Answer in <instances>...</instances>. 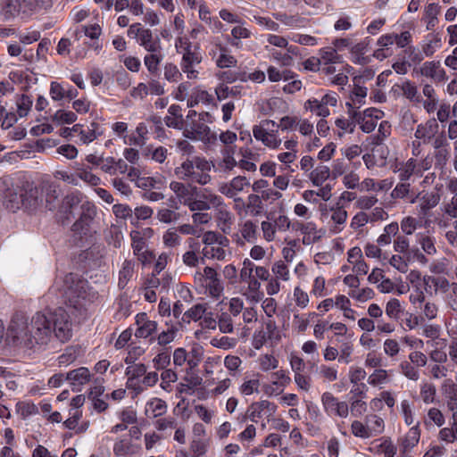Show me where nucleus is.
Wrapping results in <instances>:
<instances>
[{"label":"nucleus","mask_w":457,"mask_h":457,"mask_svg":"<svg viewBox=\"0 0 457 457\" xmlns=\"http://www.w3.org/2000/svg\"><path fill=\"white\" fill-rule=\"evenodd\" d=\"M241 232L243 237L246 241L251 242L253 239L256 237V226L253 221L247 220L245 222Z\"/></svg>","instance_id":"nucleus-38"},{"label":"nucleus","mask_w":457,"mask_h":457,"mask_svg":"<svg viewBox=\"0 0 457 457\" xmlns=\"http://www.w3.org/2000/svg\"><path fill=\"white\" fill-rule=\"evenodd\" d=\"M53 333L61 343L71 338L70 315L63 308L56 309L49 316L37 312L30 325L23 313L16 312L6 330L5 343H33V339L38 343L39 340L50 339Z\"/></svg>","instance_id":"nucleus-1"},{"label":"nucleus","mask_w":457,"mask_h":457,"mask_svg":"<svg viewBox=\"0 0 457 457\" xmlns=\"http://www.w3.org/2000/svg\"><path fill=\"white\" fill-rule=\"evenodd\" d=\"M403 373L410 379L417 380L419 378V373L417 370L409 362L404 361L401 364Z\"/></svg>","instance_id":"nucleus-63"},{"label":"nucleus","mask_w":457,"mask_h":457,"mask_svg":"<svg viewBox=\"0 0 457 457\" xmlns=\"http://www.w3.org/2000/svg\"><path fill=\"white\" fill-rule=\"evenodd\" d=\"M32 106V99L28 95H21L20 101L17 102L18 114L21 118L25 117Z\"/></svg>","instance_id":"nucleus-20"},{"label":"nucleus","mask_w":457,"mask_h":457,"mask_svg":"<svg viewBox=\"0 0 457 457\" xmlns=\"http://www.w3.org/2000/svg\"><path fill=\"white\" fill-rule=\"evenodd\" d=\"M195 166L194 161L187 160L181 165V167H177L175 169L176 175L179 176L184 172V176H180V179H185V177H190L194 172L193 169Z\"/></svg>","instance_id":"nucleus-46"},{"label":"nucleus","mask_w":457,"mask_h":457,"mask_svg":"<svg viewBox=\"0 0 457 457\" xmlns=\"http://www.w3.org/2000/svg\"><path fill=\"white\" fill-rule=\"evenodd\" d=\"M320 57L327 63H337L339 62L340 55L337 54L334 48H324L320 50Z\"/></svg>","instance_id":"nucleus-40"},{"label":"nucleus","mask_w":457,"mask_h":457,"mask_svg":"<svg viewBox=\"0 0 457 457\" xmlns=\"http://www.w3.org/2000/svg\"><path fill=\"white\" fill-rule=\"evenodd\" d=\"M253 137L257 140H262V142L269 147L278 148L279 146V145L281 144V139H278L277 137H274V144L272 145L271 141L269 138V134L267 133V131L264 129H262L257 125H255L253 127Z\"/></svg>","instance_id":"nucleus-13"},{"label":"nucleus","mask_w":457,"mask_h":457,"mask_svg":"<svg viewBox=\"0 0 457 457\" xmlns=\"http://www.w3.org/2000/svg\"><path fill=\"white\" fill-rule=\"evenodd\" d=\"M261 283L256 279L253 278L249 280L248 289L251 295L248 298L253 303H259L263 298V293L260 291Z\"/></svg>","instance_id":"nucleus-19"},{"label":"nucleus","mask_w":457,"mask_h":457,"mask_svg":"<svg viewBox=\"0 0 457 457\" xmlns=\"http://www.w3.org/2000/svg\"><path fill=\"white\" fill-rule=\"evenodd\" d=\"M272 271L279 276L283 280L288 279V270L287 266L282 262L278 261L274 263Z\"/></svg>","instance_id":"nucleus-59"},{"label":"nucleus","mask_w":457,"mask_h":457,"mask_svg":"<svg viewBox=\"0 0 457 457\" xmlns=\"http://www.w3.org/2000/svg\"><path fill=\"white\" fill-rule=\"evenodd\" d=\"M134 271V264L131 261L126 260L122 269L120 271L119 287H124L127 281L132 277Z\"/></svg>","instance_id":"nucleus-17"},{"label":"nucleus","mask_w":457,"mask_h":457,"mask_svg":"<svg viewBox=\"0 0 457 457\" xmlns=\"http://www.w3.org/2000/svg\"><path fill=\"white\" fill-rule=\"evenodd\" d=\"M219 327L221 332L228 333L233 329L231 318L228 313L223 312L219 319Z\"/></svg>","instance_id":"nucleus-52"},{"label":"nucleus","mask_w":457,"mask_h":457,"mask_svg":"<svg viewBox=\"0 0 457 457\" xmlns=\"http://www.w3.org/2000/svg\"><path fill=\"white\" fill-rule=\"evenodd\" d=\"M65 379L73 381L74 385L75 382H77L78 385H84L90 380V372L87 368L80 367L68 372Z\"/></svg>","instance_id":"nucleus-11"},{"label":"nucleus","mask_w":457,"mask_h":457,"mask_svg":"<svg viewBox=\"0 0 457 457\" xmlns=\"http://www.w3.org/2000/svg\"><path fill=\"white\" fill-rule=\"evenodd\" d=\"M438 124L435 118L429 119L425 125L420 124L415 132V137L422 139L428 137L429 139L437 133Z\"/></svg>","instance_id":"nucleus-9"},{"label":"nucleus","mask_w":457,"mask_h":457,"mask_svg":"<svg viewBox=\"0 0 457 457\" xmlns=\"http://www.w3.org/2000/svg\"><path fill=\"white\" fill-rule=\"evenodd\" d=\"M389 264L402 273L407 272V262H403V257L395 254L389 260Z\"/></svg>","instance_id":"nucleus-51"},{"label":"nucleus","mask_w":457,"mask_h":457,"mask_svg":"<svg viewBox=\"0 0 457 457\" xmlns=\"http://www.w3.org/2000/svg\"><path fill=\"white\" fill-rule=\"evenodd\" d=\"M57 152L70 160L76 158L78 154V149L73 145L69 144L59 146Z\"/></svg>","instance_id":"nucleus-50"},{"label":"nucleus","mask_w":457,"mask_h":457,"mask_svg":"<svg viewBox=\"0 0 457 457\" xmlns=\"http://www.w3.org/2000/svg\"><path fill=\"white\" fill-rule=\"evenodd\" d=\"M409 191H410V184L400 183L392 191L391 196L393 198H403L408 195Z\"/></svg>","instance_id":"nucleus-60"},{"label":"nucleus","mask_w":457,"mask_h":457,"mask_svg":"<svg viewBox=\"0 0 457 457\" xmlns=\"http://www.w3.org/2000/svg\"><path fill=\"white\" fill-rule=\"evenodd\" d=\"M321 401L326 411L328 412H334L337 405H338L339 403L337 399L329 392H326L322 395Z\"/></svg>","instance_id":"nucleus-30"},{"label":"nucleus","mask_w":457,"mask_h":457,"mask_svg":"<svg viewBox=\"0 0 457 457\" xmlns=\"http://www.w3.org/2000/svg\"><path fill=\"white\" fill-rule=\"evenodd\" d=\"M130 237L132 240V248L134 253L138 254V253H140L143 250L145 245V239L142 237L141 232L138 230H132L130 232Z\"/></svg>","instance_id":"nucleus-26"},{"label":"nucleus","mask_w":457,"mask_h":457,"mask_svg":"<svg viewBox=\"0 0 457 457\" xmlns=\"http://www.w3.org/2000/svg\"><path fill=\"white\" fill-rule=\"evenodd\" d=\"M428 418L438 427H441L445 423V417L440 410L436 408H431L428 412Z\"/></svg>","instance_id":"nucleus-64"},{"label":"nucleus","mask_w":457,"mask_h":457,"mask_svg":"<svg viewBox=\"0 0 457 457\" xmlns=\"http://www.w3.org/2000/svg\"><path fill=\"white\" fill-rule=\"evenodd\" d=\"M320 101H321V106L320 108V112H317V115L323 117V118L328 117L330 114V112L327 106L328 105L336 106L337 103V99L334 96L326 94L325 96H323V97L321 98Z\"/></svg>","instance_id":"nucleus-16"},{"label":"nucleus","mask_w":457,"mask_h":457,"mask_svg":"<svg viewBox=\"0 0 457 457\" xmlns=\"http://www.w3.org/2000/svg\"><path fill=\"white\" fill-rule=\"evenodd\" d=\"M416 228L415 219L412 217L404 218L401 222V229L406 235H411Z\"/></svg>","instance_id":"nucleus-62"},{"label":"nucleus","mask_w":457,"mask_h":457,"mask_svg":"<svg viewBox=\"0 0 457 457\" xmlns=\"http://www.w3.org/2000/svg\"><path fill=\"white\" fill-rule=\"evenodd\" d=\"M50 94L54 101H59L64 97L65 91L60 83L53 81L51 83Z\"/></svg>","instance_id":"nucleus-58"},{"label":"nucleus","mask_w":457,"mask_h":457,"mask_svg":"<svg viewBox=\"0 0 457 457\" xmlns=\"http://www.w3.org/2000/svg\"><path fill=\"white\" fill-rule=\"evenodd\" d=\"M420 432L418 426L411 428L406 436L401 439L399 451L403 456H405L420 440Z\"/></svg>","instance_id":"nucleus-7"},{"label":"nucleus","mask_w":457,"mask_h":457,"mask_svg":"<svg viewBox=\"0 0 457 457\" xmlns=\"http://www.w3.org/2000/svg\"><path fill=\"white\" fill-rule=\"evenodd\" d=\"M386 371L385 370H376L368 378V383L372 386L382 384L386 378Z\"/></svg>","instance_id":"nucleus-49"},{"label":"nucleus","mask_w":457,"mask_h":457,"mask_svg":"<svg viewBox=\"0 0 457 457\" xmlns=\"http://www.w3.org/2000/svg\"><path fill=\"white\" fill-rule=\"evenodd\" d=\"M59 193L58 189L54 185H48L46 188V207L49 211H54L57 204L56 201L58 200Z\"/></svg>","instance_id":"nucleus-14"},{"label":"nucleus","mask_w":457,"mask_h":457,"mask_svg":"<svg viewBox=\"0 0 457 457\" xmlns=\"http://www.w3.org/2000/svg\"><path fill=\"white\" fill-rule=\"evenodd\" d=\"M220 50H221V52H227V49L225 47L220 48ZM216 64L219 68H221V69L236 66L237 59L232 55H228L225 53H221L216 62Z\"/></svg>","instance_id":"nucleus-25"},{"label":"nucleus","mask_w":457,"mask_h":457,"mask_svg":"<svg viewBox=\"0 0 457 457\" xmlns=\"http://www.w3.org/2000/svg\"><path fill=\"white\" fill-rule=\"evenodd\" d=\"M77 120V115L71 111L58 110L53 116L52 120L58 123L71 124Z\"/></svg>","instance_id":"nucleus-15"},{"label":"nucleus","mask_w":457,"mask_h":457,"mask_svg":"<svg viewBox=\"0 0 457 457\" xmlns=\"http://www.w3.org/2000/svg\"><path fill=\"white\" fill-rule=\"evenodd\" d=\"M243 265H244V267L240 271L241 280L246 281V280H251V279L254 278L252 275L253 268H254V264L249 259L246 258V259H245Z\"/></svg>","instance_id":"nucleus-45"},{"label":"nucleus","mask_w":457,"mask_h":457,"mask_svg":"<svg viewBox=\"0 0 457 457\" xmlns=\"http://www.w3.org/2000/svg\"><path fill=\"white\" fill-rule=\"evenodd\" d=\"M170 187L179 198H184L185 200L189 195L188 186L187 187L183 183L172 181Z\"/></svg>","instance_id":"nucleus-47"},{"label":"nucleus","mask_w":457,"mask_h":457,"mask_svg":"<svg viewBox=\"0 0 457 457\" xmlns=\"http://www.w3.org/2000/svg\"><path fill=\"white\" fill-rule=\"evenodd\" d=\"M436 386L432 384H424L421 387V396L426 403H433L436 395Z\"/></svg>","instance_id":"nucleus-36"},{"label":"nucleus","mask_w":457,"mask_h":457,"mask_svg":"<svg viewBox=\"0 0 457 457\" xmlns=\"http://www.w3.org/2000/svg\"><path fill=\"white\" fill-rule=\"evenodd\" d=\"M22 208L28 212H33L42 203L40 192L33 183L27 182L21 187Z\"/></svg>","instance_id":"nucleus-5"},{"label":"nucleus","mask_w":457,"mask_h":457,"mask_svg":"<svg viewBox=\"0 0 457 457\" xmlns=\"http://www.w3.org/2000/svg\"><path fill=\"white\" fill-rule=\"evenodd\" d=\"M175 46L177 51L180 47L184 48L185 53L182 57L183 62H187L189 65L194 63H200L202 62V56L199 53L191 50V42L187 37H178Z\"/></svg>","instance_id":"nucleus-6"},{"label":"nucleus","mask_w":457,"mask_h":457,"mask_svg":"<svg viewBox=\"0 0 457 457\" xmlns=\"http://www.w3.org/2000/svg\"><path fill=\"white\" fill-rule=\"evenodd\" d=\"M440 67L439 62H426L420 70V73L422 76L429 77L432 79H436V70Z\"/></svg>","instance_id":"nucleus-23"},{"label":"nucleus","mask_w":457,"mask_h":457,"mask_svg":"<svg viewBox=\"0 0 457 457\" xmlns=\"http://www.w3.org/2000/svg\"><path fill=\"white\" fill-rule=\"evenodd\" d=\"M140 41L141 46H143L148 52L156 53L161 50L159 38L157 37L155 41H153V33L148 29L141 31Z\"/></svg>","instance_id":"nucleus-10"},{"label":"nucleus","mask_w":457,"mask_h":457,"mask_svg":"<svg viewBox=\"0 0 457 457\" xmlns=\"http://www.w3.org/2000/svg\"><path fill=\"white\" fill-rule=\"evenodd\" d=\"M16 410L23 419L38 411L37 407L34 403L25 402H18Z\"/></svg>","instance_id":"nucleus-21"},{"label":"nucleus","mask_w":457,"mask_h":457,"mask_svg":"<svg viewBox=\"0 0 457 457\" xmlns=\"http://www.w3.org/2000/svg\"><path fill=\"white\" fill-rule=\"evenodd\" d=\"M262 196H259L258 195L252 194L248 196V204L247 207H256V211H252V213L253 216H257L261 213L262 209Z\"/></svg>","instance_id":"nucleus-48"},{"label":"nucleus","mask_w":457,"mask_h":457,"mask_svg":"<svg viewBox=\"0 0 457 457\" xmlns=\"http://www.w3.org/2000/svg\"><path fill=\"white\" fill-rule=\"evenodd\" d=\"M443 394L450 400L457 401V384L452 379H445L442 386Z\"/></svg>","instance_id":"nucleus-24"},{"label":"nucleus","mask_w":457,"mask_h":457,"mask_svg":"<svg viewBox=\"0 0 457 457\" xmlns=\"http://www.w3.org/2000/svg\"><path fill=\"white\" fill-rule=\"evenodd\" d=\"M79 203V200L77 196L74 195H66L62 203L61 206V212H62L65 214V219L69 220L71 215L72 213V208L76 205H78Z\"/></svg>","instance_id":"nucleus-18"},{"label":"nucleus","mask_w":457,"mask_h":457,"mask_svg":"<svg viewBox=\"0 0 457 457\" xmlns=\"http://www.w3.org/2000/svg\"><path fill=\"white\" fill-rule=\"evenodd\" d=\"M261 416L262 411L260 409L259 403L254 402L248 407L245 415L242 419V421L245 422L247 419H250L253 422H257L256 418H260Z\"/></svg>","instance_id":"nucleus-32"},{"label":"nucleus","mask_w":457,"mask_h":457,"mask_svg":"<svg viewBox=\"0 0 457 457\" xmlns=\"http://www.w3.org/2000/svg\"><path fill=\"white\" fill-rule=\"evenodd\" d=\"M370 430V429L368 424L367 426H364L361 422L358 420H354L352 423V432L355 436L368 438L371 436Z\"/></svg>","instance_id":"nucleus-27"},{"label":"nucleus","mask_w":457,"mask_h":457,"mask_svg":"<svg viewBox=\"0 0 457 457\" xmlns=\"http://www.w3.org/2000/svg\"><path fill=\"white\" fill-rule=\"evenodd\" d=\"M178 67L173 63H167L164 67V77L169 81H177L178 79L181 78Z\"/></svg>","instance_id":"nucleus-39"},{"label":"nucleus","mask_w":457,"mask_h":457,"mask_svg":"<svg viewBox=\"0 0 457 457\" xmlns=\"http://www.w3.org/2000/svg\"><path fill=\"white\" fill-rule=\"evenodd\" d=\"M130 448V443L124 439L119 440L114 444L113 453L116 456L126 455Z\"/></svg>","instance_id":"nucleus-53"},{"label":"nucleus","mask_w":457,"mask_h":457,"mask_svg":"<svg viewBox=\"0 0 457 457\" xmlns=\"http://www.w3.org/2000/svg\"><path fill=\"white\" fill-rule=\"evenodd\" d=\"M187 205L190 211H206L210 209V204L203 200H191V198H186L183 203Z\"/></svg>","instance_id":"nucleus-34"},{"label":"nucleus","mask_w":457,"mask_h":457,"mask_svg":"<svg viewBox=\"0 0 457 457\" xmlns=\"http://www.w3.org/2000/svg\"><path fill=\"white\" fill-rule=\"evenodd\" d=\"M3 191V202L12 212L22 208L21 187H9L5 179H0V192Z\"/></svg>","instance_id":"nucleus-4"},{"label":"nucleus","mask_w":457,"mask_h":457,"mask_svg":"<svg viewBox=\"0 0 457 457\" xmlns=\"http://www.w3.org/2000/svg\"><path fill=\"white\" fill-rule=\"evenodd\" d=\"M170 361V356L168 353H161L154 359V367L157 370L166 368Z\"/></svg>","instance_id":"nucleus-55"},{"label":"nucleus","mask_w":457,"mask_h":457,"mask_svg":"<svg viewBox=\"0 0 457 457\" xmlns=\"http://www.w3.org/2000/svg\"><path fill=\"white\" fill-rule=\"evenodd\" d=\"M156 328L157 323L155 321L145 322V325H141L137 328L135 336L139 338H146L155 331Z\"/></svg>","instance_id":"nucleus-22"},{"label":"nucleus","mask_w":457,"mask_h":457,"mask_svg":"<svg viewBox=\"0 0 457 457\" xmlns=\"http://www.w3.org/2000/svg\"><path fill=\"white\" fill-rule=\"evenodd\" d=\"M206 309L204 304L197 303L188 311L186 312V318H191L195 321L202 319L204 314L205 313Z\"/></svg>","instance_id":"nucleus-41"},{"label":"nucleus","mask_w":457,"mask_h":457,"mask_svg":"<svg viewBox=\"0 0 457 457\" xmlns=\"http://www.w3.org/2000/svg\"><path fill=\"white\" fill-rule=\"evenodd\" d=\"M336 145L331 142L328 144L326 146H324L319 153L318 158L320 161H328L333 156L335 151H336Z\"/></svg>","instance_id":"nucleus-56"},{"label":"nucleus","mask_w":457,"mask_h":457,"mask_svg":"<svg viewBox=\"0 0 457 457\" xmlns=\"http://www.w3.org/2000/svg\"><path fill=\"white\" fill-rule=\"evenodd\" d=\"M419 242L421 245V247L424 250V252H426L428 254H434L436 253V248L435 246L434 241L430 237H421Z\"/></svg>","instance_id":"nucleus-57"},{"label":"nucleus","mask_w":457,"mask_h":457,"mask_svg":"<svg viewBox=\"0 0 457 457\" xmlns=\"http://www.w3.org/2000/svg\"><path fill=\"white\" fill-rule=\"evenodd\" d=\"M22 4L30 11L36 7L47 9L52 6V0H22Z\"/></svg>","instance_id":"nucleus-43"},{"label":"nucleus","mask_w":457,"mask_h":457,"mask_svg":"<svg viewBox=\"0 0 457 457\" xmlns=\"http://www.w3.org/2000/svg\"><path fill=\"white\" fill-rule=\"evenodd\" d=\"M330 177V170L328 166L320 165L310 174V179L312 184L320 187L322 183Z\"/></svg>","instance_id":"nucleus-12"},{"label":"nucleus","mask_w":457,"mask_h":457,"mask_svg":"<svg viewBox=\"0 0 457 457\" xmlns=\"http://www.w3.org/2000/svg\"><path fill=\"white\" fill-rule=\"evenodd\" d=\"M21 3L20 0H4V11L6 17L14 16L20 12Z\"/></svg>","instance_id":"nucleus-28"},{"label":"nucleus","mask_w":457,"mask_h":457,"mask_svg":"<svg viewBox=\"0 0 457 457\" xmlns=\"http://www.w3.org/2000/svg\"><path fill=\"white\" fill-rule=\"evenodd\" d=\"M96 215V206L90 202H86L81 205V213L79 218L71 227L72 241L77 246H83V240L90 233V223Z\"/></svg>","instance_id":"nucleus-3"},{"label":"nucleus","mask_w":457,"mask_h":457,"mask_svg":"<svg viewBox=\"0 0 457 457\" xmlns=\"http://www.w3.org/2000/svg\"><path fill=\"white\" fill-rule=\"evenodd\" d=\"M147 405L152 408V411L154 412V417L160 416L166 411L167 405L166 403L159 398H154L150 402L147 403Z\"/></svg>","instance_id":"nucleus-33"},{"label":"nucleus","mask_w":457,"mask_h":457,"mask_svg":"<svg viewBox=\"0 0 457 457\" xmlns=\"http://www.w3.org/2000/svg\"><path fill=\"white\" fill-rule=\"evenodd\" d=\"M331 211H333L331 219L334 222L337 224H343L345 222L347 219V212L343 209V207L337 206V208H331Z\"/></svg>","instance_id":"nucleus-54"},{"label":"nucleus","mask_w":457,"mask_h":457,"mask_svg":"<svg viewBox=\"0 0 457 457\" xmlns=\"http://www.w3.org/2000/svg\"><path fill=\"white\" fill-rule=\"evenodd\" d=\"M83 353L80 345H70L64 353L58 357L59 366H67L74 362Z\"/></svg>","instance_id":"nucleus-8"},{"label":"nucleus","mask_w":457,"mask_h":457,"mask_svg":"<svg viewBox=\"0 0 457 457\" xmlns=\"http://www.w3.org/2000/svg\"><path fill=\"white\" fill-rule=\"evenodd\" d=\"M215 93L217 95L218 100L221 101L226 99L228 96H232L234 97L237 96L240 94V91L237 90V87L229 89L228 86L220 85L216 89Z\"/></svg>","instance_id":"nucleus-29"},{"label":"nucleus","mask_w":457,"mask_h":457,"mask_svg":"<svg viewBox=\"0 0 457 457\" xmlns=\"http://www.w3.org/2000/svg\"><path fill=\"white\" fill-rule=\"evenodd\" d=\"M394 249L398 253H407L409 249V240L403 236H398L394 242Z\"/></svg>","instance_id":"nucleus-61"},{"label":"nucleus","mask_w":457,"mask_h":457,"mask_svg":"<svg viewBox=\"0 0 457 457\" xmlns=\"http://www.w3.org/2000/svg\"><path fill=\"white\" fill-rule=\"evenodd\" d=\"M402 312L398 299H391L386 307V312L390 318L398 319V314Z\"/></svg>","instance_id":"nucleus-42"},{"label":"nucleus","mask_w":457,"mask_h":457,"mask_svg":"<svg viewBox=\"0 0 457 457\" xmlns=\"http://www.w3.org/2000/svg\"><path fill=\"white\" fill-rule=\"evenodd\" d=\"M366 422L369 425L370 429L373 430L375 433H380L383 429L384 420L377 415L367 417Z\"/></svg>","instance_id":"nucleus-44"},{"label":"nucleus","mask_w":457,"mask_h":457,"mask_svg":"<svg viewBox=\"0 0 457 457\" xmlns=\"http://www.w3.org/2000/svg\"><path fill=\"white\" fill-rule=\"evenodd\" d=\"M112 212L120 219L132 217V209L127 204H116L112 206Z\"/></svg>","instance_id":"nucleus-35"},{"label":"nucleus","mask_w":457,"mask_h":457,"mask_svg":"<svg viewBox=\"0 0 457 457\" xmlns=\"http://www.w3.org/2000/svg\"><path fill=\"white\" fill-rule=\"evenodd\" d=\"M145 64L151 73H155L158 71V66L161 62V57L154 53L145 56Z\"/></svg>","instance_id":"nucleus-37"},{"label":"nucleus","mask_w":457,"mask_h":457,"mask_svg":"<svg viewBox=\"0 0 457 457\" xmlns=\"http://www.w3.org/2000/svg\"><path fill=\"white\" fill-rule=\"evenodd\" d=\"M146 373V366L143 363L135 365V367H128L126 375L129 376V381L139 378Z\"/></svg>","instance_id":"nucleus-31"},{"label":"nucleus","mask_w":457,"mask_h":457,"mask_svg":"<svg viewBox=\"0 0 457 457\" xmlns=\"http://www.w3.org/2000/svg\"><path fill=\"white\" fill-rule=\"evenodd\" d=\"M62 298L71 313L79 319L87 316V306L97 298V293L81 275L70 272L63 279Z\"/></svg>","instance_id":"nucleus-2"}]
</instances>
